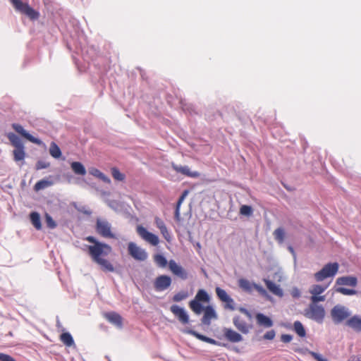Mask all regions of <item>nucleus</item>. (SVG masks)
<instances>
[{
  "label": "nucleus",
  "instance_id": "nucleus-48",
  "mask_svg": "<svg viewBox=\"0 0 361 361\" xmlns=\"http://www.w3.org/2000/svg\"><path fill=\"white\" fill-rule=\"evenodd\" d=\"M290 295L293 298H299L301 296V292L297 287H293L290 290Z\"/></svg>",
  "mask_w": 361,
  "mask_h": 361
},
{
  "label": "nucleus",
  "instance_id": "nucleus-55",
  "mask_svg": "<svg viewBox=\"0 0 361 361\" xmlns=\"http://www.w3.org/2000/svg\"><path fill=\"white\" fill-rule=\"evenodd\" d=\"M86 240L92 243V245H97L101 243L99 240H97L95 237L90 235L86 238Z\"/></svg>",
  "mask_w": 361,
  "mask_h": 361
},
{
  "label": "nucleus",
  "instance_id": "nucleus-23",
  "mask_svg": "<svg viewBox=\"0 0 361 361\" xmlns=\"http://www.w3.org/2000/svg\"><path fill=\"white\" fill-rule=\"evenodd\" d=\"M264 281L270 292L279 297H283V291L282 288H280V286L276 285L269 279H264Z\"/></svg>",
  "mask_w": 361,
  "mask_h": 361
},
{
  "label": "nucleus",
  "instance_id": "nucleus-47",
  "mask_svg": "<svg viewBox=\"0 0 361 361\" xmlns=\"http://www.w3.org/2000/svg\"><path fill=\"white\" fill-rule=\"evenodd\" d=\"M181 203L176 202V208H175V212H174V217L175 219L178 221L180 220V206Z\"/></svg>",
  "mask_w": 361,
  "mask_h": 361
},
{
  "label": "nucleus",
  "instance_id": "nucleus-29",
  "mask_svg": "<svg viewBox=\"0 0 361 361\" xmlns=\"http://www.w3.org/2000/svg\"><path fill=\"white\" fill-rule=\"evenodd\" d=\"M49 154L54 159H59L62 155V152L60 147L54 142H51L50 144Z\"/></svg>",
  "mask_w": 361,
  "mask_h": 361
},
{
  "label": "nucleus",
  "instance_id": "nucleus-22",
  "mask_svg": "<svg viewBox=\"0 0 361 361\" xmlns=\"http://www.w3.org/2000/svg\"><path fill=\"white\" fill-rule=\"evenodd\" d=\"M255 318L257 320V324L259 326H263L264 328H270L274 324L273 320L269 317L265 315L263 313H257Z\"/></svg>",
  "mask_w": 361,
  "mask_h": 361
},
{
  "label": "nucleus",
  "instance_id": "nucleus-4",
  "mask_svg": "<svg viewBox=\"0 0 361 361\" xmlns=\"http://www.w3.org/2000/svg\"><path fill=\"white\" fill-rule=\"evenodd\" d=\"M332 322L334 324L338 325L350 318L351 312L348 307L343 305H336L330 312Z\"/></svg>",
  "mask_w": 361,
  "mask_h": 361
},
{
  "label": "nucleus",
  "instance_id": "nucleus-3",
  "mask_svg": "<svg viewBox=\"0 0 361 361\" xmlns=\"http://www.w3.org/2000/svg\"><path fill=\"white\" fill-rule=\"evenodd\" d=\"M210 300V296L204 289H200L193 300L189 302L190 309L196 314H200L204 306L202 302H209Z\"/></svg>",
  "mask_w": 361,
  "mask_h": 361
},
{
  "label": "nucleus",
  "instance_id": "nucleus-53",
  "mask_svg": "<svg viewBox=\"0 0 361 361\" xmlns=\"http://www.w3.org/2000/svg\"><path fill=\"white\" fill-rule=\"evenodd\" d=\"M293 339V336L290 334H282L281 336V341L285 343L290 342Z\"/></svg>",
  "mask_w": 361,
  "mask_h": 361
},
{
  "label": "nucleus",
  "instance_id": "nucleus-37",
  "mask_svg": "<svg viewBox=\"0 0 361 361\" xmlns=\"http://www.w3.org/2000/svg\"><path fill=\"white\" fill-rule=\"evenodd\" d=\"M285 231L283 228H278L274 231L275 239L280 243H283L285 238Z\"/></svg>",
  "mask_w": 361,
  "mask_h": 361
},
{
  "label": "nucleus",
  "instance_id": "nucleus-21",
  "mask_svg": "<svg viewBox=\"0 0 361 361\" xmlns=\"http://www.w3.org/2000/svg\"><path fill=\"white\" fill-rule=\"evenodd\" d=\"M233 323L235 328L243 334H247L249 333L250 326L240 316H235L233 319Z\"/></svg>",
  "mask_w": 361,
  "mask_h": 361
},
{
  "label": "nucleus",
  "instance_id": "nucleus-44",
  "mask_svg": "<svg viewBox=\"0 0 361 361\" xmlns=\"http://www.w3.org/2000/svg\"><path fill=\"white\" fill-rule=\"evenodd\" d=\"M49 166H50L49 162H47L44 160H39L36 163L35 168L37 170H41V169H47L48 167H49Z\"/></svg>",
  "mask_w": 361,
  "mask_h": 361
},
{
  "label": "nucleus",
  "instance_id": "nucleus-58",
  "mask_svg": "<svg viewBox=\"0 0 361 361\" xmlns=\"http://www.w3.org/2000/svg\"><path fill=\"white\" fill-rule=\"evenodd\" d=\"M239 311L243 314H245L247 317H249L250 319L252 317V314L251 313L245 308V307H240L239 308Z\"/></svg>",
  "mask_w": 361,
  "mask_h": 361
},
{
  "label": "nucleus",
  "instance_id": "nucleus-12",
  "mask_svg": "<svg viewBox=\"0 0 361 361\" xmlns=\"http://www.w3.org/2000/svg\"><path fill=\"white\" fill-rule=\"evenodd\" d=\"M137 231L138 234L142 237V238L149 243L151 245L156 246L159 244V237L157 235L148 231L142 226H138L137 228Z\"/></svg>",
  "mask_w": 361,
  "mask_h": 361
},
{
  "label": "nucleus",
  "instance_id": "nucleus-41",
  "mask_svg": "<svg viewBox=\"0 0 361 361\" xmlns=\"http://www.w3.org/2000/svg\"><path fill=\"white\" fill-rule=\"evenodd\" d=\"M222 302H225L224 308L230 310H235V302L233 299L228 296L226 299H224Z\"/></svg>",
  "mask_w": 361,
  "mask_h": 361
},
{
  "label": "nucleus",
  "instance_id": "nucleus-19",
  "mask_svg": "<svg viewBox=\"0 0 361 361\" xmlns=\"http://www.w3.org/2000/svg\"><path fill=\"white\" fill-rule=\"evenodd\" d=\"M223 331L225 338L230 342L238 343L243 341L242 335L232 329L224 328Z\"/></svg>",
  "mask_w": 361,
  "mask_h": 361
},
{
  "label": "nucleus",
  "instance_id": "nucleus-35",
  "mask_svg": "<svg viewBox=\"0 0 361 361\" xmlns=\"http://www.w3.org/2000/svg\"><path fill=\"white\" fill-rule=\"evenodd\" d=\"M188 296L189 293L188 290H180L173 296L172 300L173 302H178L185 300Z\"/></svg>",
  "mask_w": 361,
  "mask_h": 361
},
{
  "label": "nucleus",
  "instance_id": "nucleus-24",
  "mask_svg": "<svg viewBox=\"0 0 361 361\" xmlns=\"http://www.w3.org/2000/svg\"><path fill=\"white\" fill-rule=\"evenodd\" d=\"M71 167L76 175L85 176L87 173L85 166L80 161H73L71 164Z\"/></svg>",
  "mask_w": 361,
  "mask_h": 361
},
{
  "label": "nucleus",
  "instance_id": "nucleus-27",
  "mask_svg": "<svg viewBox=\"0 0 361 361\" xmlns=\"http://www.w3.org/2000/svg\"><path fill=\"white\" fill-rule=\"evenodd\" d=\"M60 340L67 347H75L74 339L69 332H64L61 334Z\"/></svg>",
  "mask_w": 361,
  "mask_h": 361
},
{
  "label": "nucleus",
  "instance_id": "nucleus-40",
  "mask_svg": "<svg viewBox=\"0 0 361 361\" xmlns=\"http://www.w3.org/2000/svg\"><path fill=\"white\" fill-rule=\"evenodd\" d=\"M327 288V286H323L321 285H314L312 289L310 290V293L312 295H320L324 293Z\"/></svg>",
  "mask_w": 361,
  "mask_h": 361
},
{
  "label": "nucleus",
  "instance_id": "nucleus-31",
  "mask_svg": "<svg viewBox=\"0 0 361 361\" xmlns=\"http://www.w3.org/2000/svg\"><path fill=\"white\" fill-rule=\"evenodd\" d=\"M184 333L187 334H189V335H191V336H193L194 337H195L196 338H197L198 340L200 341H204V342H206V343H208L209 340V337H207L203 334H200L199 332L192 329H185L184 331H183Z\"/></svg>",
  "mask_w": 361,
  "mask_h": 361
},
{
  "label": "nucleus",
  "instance_id": "nucleus-62",
  "mask_svg": "<svg viewBox=\"0 0 361 361\" xmlns=\"http://www.w3.org/2000/svg\"><path fill=\"white\" fill-rule=\"evenodd\" d=\"M117 204V202L114 201L109 204V207H111L112 209H115L114 205Z\"/></svg>",
  "mask_w": 361,
  "mask_h": 361
},
{
  "label": "nucleus",
  "instance_id": "nucleus-34",
  "mask_svg": "<svg viewBox=\"0 0 361 361\" xmlns=\"http://www.w3.org/2000/svg\"><path fill=\"white\" fill-rule=\"evenodd\" d=\"M295 352H298L300 353H302L303 352H307L317 361H326V358L324 357L321 354L314 352V351H311V350H308L307 348L297 349V350H295Z\"/></svg>",
  "mask_w": 361,
  "mask_h": 361
},
{
  "label": "nucleus",
  "instance_id": "nucleus-36",
  "mask_svg": "<svg viewBox=\"0 0 361 361\" xmlns=\"http://www.w3.org/2000/svg\"><path fill=\"white\" fill-rule=\"evenodd\" d=\"M51 185L52 182L51 180L42 179L36 183V184L35 185V190H40L49 186H51Z\"/></svg>",
  "mask_w": 361,
  "mask_h": 361
},
{
  "label": "nucleus",
  "instance_id": "nucleus-7",
  "mask_svg": "<svg viewBox=\"0 0 361 361\" xmlns=\"http://www.w3.org/2000/svg\"><path fill=\"white\" fill-rule=\"evenodd\" d=\"M305 317L322 324L325 317V310L322 305L310 304L309 309L305 310Z\"/></svg>",
  "mask_w": 361,
  "mask_h": 361
},
{
  "label": "nucleus",
  "instance_id": "nucleus-10",
  "mask_svg": "<svg viewBox=\"0 0 361 361\" xmlns=\"http://www.w3.org/2000/svg\"><path fill=\"white\" fill-rule=\"evenodd\" d=\"M172 283L171 276L168 275H160L154 281V288L156 291L161 292L169 288Z\"/></svg>",
  "mask_w": 361,
  "mask_h": 361
},
{
  "label": "nucleus",
  "instance_id": "nucleus-5",
  "mask_svg": "<svg viewBox=\"0 0 361 361\" xmlns=\"http://www.w3.org/2000/svg\"><path fill=\"white\" fill-rule=\"evenodd\" d=\"M338 263L329 262L325 264L321 270L314 274V279L317 282H320L325 279L333 277L338 272Z\"/></svg>",
  "mask_w": 361,
  "mask_h": 361
},
{
  "label": "nucleus",
  "instance_id": "nucleus-18",
  "mask_svg": "<svg viewBox=\"0 0 361 361\" xmlns=\"http://www.w3.org/2000/svg\"><path fill=\"white\" fill-rule=\"evenodd\" d=\"M345 325L355 332H361V316L355 314L350 317L345 322Z\"/></svg>",
  "mask_w": 361,
  "mask_h": 361
},
{
  "label": "nucleus",
  "instance_id": "nucleus-60",
  "mask_svg": "<svg viewBox=\"0 0 361 361\" xmlns=\"http://www.w3.org/2000/svg\"><path fill=\"white\" fill-rule=\"evenodd\" d=\"M288 250L290 252V253L293 255V257L295 258L296 257V255H295V250L293 249V247L292 246H288Z\"/></svg>",
  "mask_w": 361,
  "mask_h": 361
},
{
  "label": "nucleus",
  "instance_id": "nucleus-56",
  "mask_svg": "<svg viewBox=\"0 0 361 361\" xmlns=\"http://www.w3.org/2000/svg\"><path fill=\"white\" fill-rule=\"evenodd\" d=\"M208 343L213 344V345H218V346H224V347L226 346V344L222 343H221L218 341H216L215 339L212 338H209Z\"/></svg>",
  "mask_w": 361,
  "mask_h": 361
},
{
  "label": "nucleus",
  "instance_id": "nucleus-1",
  "mask_svg": "<svg viewBox=\"0 0 361 361\" xmlns=\"http://www.w3.org/2000/svg\"><path fill=\"white\" fill-rule=\"evenodd\" d=\"M86 247L92 261L99 265L104 271L114 272L115 271L113 264L104 258L112 251V247L109 244L101 242L97 245H86Z\"/></svg>",
  "mask_w": 361,
  "mask_h": 361
},
{
  "label": "nucleus",
  "instance_id": "nucleus-49",
  "mask_svg": "<svg viewBox=\"0 0 361 361\" xmlns=\"http://www.w3.org/2000/svg\"><path fill=\"white\" fill-rule=\"evenodd\" d=\"M324 300H325V296H324V295H313L311 298V300H312L311 304H317V302L324 301Z\"/></svg>",
  "mask_w": 361,
  "mask_h": 361
},
{
  "label": "nucleus",
  "instance_id": "nucleus-59",
  "mask_svg": "<svg viewBox=\"0 0 361 361\" xmlns=\"http://www.w3.org/2000/svg\"><path fill=\"white\" fill-rule=\"evenodd\" d=\"M76 49H78V50H77V52H78V53H79V51H80V52H81V54H82V56H84V49H85V48H84V47H82V44H81V43H80V47H77V48H76ZM83 57H84V59H85V60H87V59H86L85 56H83Z\"/></svg>",
  "mask_w": 361,
  "mask_h": 361
},
{
  "label": "nucleus",
  "instance_id": "nucleus-57",
  "mask_svg": "<svg viewBox=\"0 0 361 361\" xmlns=\"http://www.w3.org/2000/svg\"><path fill=\"white\" fill-rule=\"evenodd\" d=\"M188 192H189V191L188 190H185L182 192L181 195L179 197L177 202L182 204L184 200L185 199V197H187Z\"/></svg>",
  "mask_w": 361,
  "mask_h": 361
},
{
  "label": "nucleus",
  "instance_id": "nucleus-25",
  "mask_svg": "<svg viewBox=\"0 0 361 361\" xmlns=\"http://www.w3.org/2000/svg\"><path fill=\"white\" fill-rule=\"evenodd\" d=\"M89 173L90 175L99 178L104 183H111V179L104 173L101 172L99 169L96 168L92 167L89 169Z\"/></svg>",
  "mask_w": 361,
  "mask_h": 361
},
{
  "label": "nucleus",
  "instance_id": "nucleus-6",
  "mask_svg": "<svg viewBox=\"0 0 361 361\" xmlns=\"http://www.w3.org/2000/svg\"><path fill=\"white\" fill-rule=\"evenodd\" d=\"M15 9L25 14L31 20H37L39 17V13L32 8L27 3L21 0H10Z\"/></svg>",
  "mask_w": 361,
  "mask_h": 361
},
{
  "label": "nucleus",
  "instance_id": "nucleus-30",
  "mask_svg": "<svg viewBox=\"0 0 361 361\" xmlns=\"http://www.w3.org/2000/svg\"><path fill=\"white\" fill-rule=\"evenodd\" d=\"M294 331L298 334V336L304 338L306 336V330L303 324L300 321H295L293 325Z\"/></svg>",
  "mask_w": 361,
  "mask_h": 361
},
{
  "label": "nucleus",
  "instance_id": "nucleus-51",
  "mask_svg": "<svg viewBox=\"0 0 361 361\" xmlns=\"http://www.w3.org/2000/svg\"><path fill=\"white\" fill-rule=\"evenodd\" d=\"M75 208H76V209L78 212H81L82 214H85L86 215L90 216V215L92 214V211L88 209H87V207L85 206H80V207H76Z\"/></svg>",
  "mask_w": 361,
  "mask_h": 361
},
{
  "label": "nucleus",
  "instance_id": "nucleus-26",
  "mask_svg": "<svg viewBox=\"0 0 361 361\" xmlns=\"http://www.w3.org/2000/svg\"><path fill=\"white\" fill-rule=\"evenodd\" d=\"M254 283H251L246 279H240L238 280V286L239 287L243 290L244 291L250 293L252 292L254 288Z\"/></svg>",
  "mask_w": 361,
  "mask_h": 361
},
{
  "label": "nucleus",
  "instance_id": "nucleus-28",
  "mask_svg": "<svg viewBox=\"0 0 361 361\" xmlns=\"http://www.w3.org/2000/svg\"><path fill=\"white\" fill-rule=\"evenodd\" d=\"M30 219L32 224L37 230H40L42 228L40 215L38 212H32L30 214Z\"/></svg>",
  "mask_w": 361,
  "mask_h": 361
},
{
  "label": "nucleus",
  "instance_id": "nucleus-17",
  "mask_svg": "<svg viewBox=\"0 0 361 361\" xmlns=\"http://www.w3.org/2000/svg\"><path fill=\"white\" fill-rule=\"evenodd\" d=\"M357 285V279L354 276H344L338 277L336 280L334 286H352L355 287Z\"/></svg>",
  "mask_w": 361,
  "mask_h": 361
},
{
  "label": "nucleus",
  "instance_id": "nucleus-50",
  "mask_svg": "<svg viewBox=\"0 0 361 361\" xmlns=\"http://www.w3.org/2000/svg\"><path fill=\"white\" fill-rule=\"evenodd\" d=\"M154 222H155V224H156L157 227L159 230L161 229L162 228H164V227L166 226L165 223H164V221L161 219H160L159 217H155Z\"/></svg>",
  "mask_w": 361,
  "mask_h": 361
},
{
  "label": "nucleus",
  "instance_id": "nucleus-9",
  "mask_svg": "<svg viewBox=\"0 0 361 361\" xmlns=\"http://www.w3.org/2000/svg\"><path fill=\"white\" fill-rule=\"evenodd\" d=\"M129 255L136 260L145 261L147 259L148 255L145 250L137 246L135 243L130 242L128 246Z\"/></svg>",
  "mask_w": 361,
  "mask_h": 361
},
{
  "label": "nucleus",
  "instance_id": "nucleus-20",
  "mask_svg": "<svg viewBox=\"0 0 361 361\" xmlns=\"http://www.w3.org/2000/svg\"><path fill=\"white\" fill-rule=\"evenodd\" d=\"M105 317L111 324L115 325L118 329L123 328V319L119 314L115 312H110L106 313Z\"/></svg>",
  "mask_w": 361,
  "mask_h": 361
},
{
  "label": "nucleus",
  "instance_id": "nucleus-15",
  "mask_svg": "<svg viewBox=\"0 0 361 361\" xmlns=\"http://www.w3.org/2000/svg\"><path fill=\"white\" fill-rule=\"evenodd\" d=\"M204 315L201 319L202 324L209 326L211 324V321L212 319H217L218 316L216 312V310L212 305H207L204 307Z\"/></svg>",
  "mask_w": 361,
  "mask_h": 361
},
{
  "label": "nucleus",
  "instance_id": "nucleus-8",
  "mask_svg": "<svg viewBox=\"0 0 361 361\" xmlns=\"http://www.w3.org/2000/svg\"><path fill=\"white\" fill-rule=\"evenodd\" d=\"M111 225L106 219L97 218L96 220V232L103 238L116 239V236L111 232Z\"/></svg>",
  "mask_w": 361,
  "mask_h": 361
},
{
  "label": "nucleus",
  "instance_id": "nucleus-45",
  "mask_svg": "<svg viewBox=\"0 0 361 361\" xmlns=\"http://www.w3.org/2000/svg\"><path fill=\"white\" fill-rule=\"evenodd\" d=\"M163 237L167 240L168 242H170L171 240V236L170 233L169 232L167 227L162 228L159 230Z\"/></svg>",
  "mask_w": 361,
  "mask_h": 361
},
{
  "label": "nucleus",
  "instance_id": "nucleus-32",
  "mask_svg": "<svg viewBox=\"0 0 361 361\" xmlns=\"http://www.w3.org/2000/svg\"><path fill=\"white\" fill-rule=\"evenodd\" d=\"M334 290L336 293H341L344 295H353L357 294V290L355 289H350L342 286H334Z\"/></svg>",
  "mask_w": 361,
  "mask_h": 361
},
{
  "label": "nucleus",
  "instance_id": "nucleus-13",
  "mask_svg": "<svg viewBox=\"0 0 361 361\" xmlns=\"http://www.w3.org/2000/svg\"><path fill=\"white\" fill-rule=\"evenodd\" d=\"M12 128L18 133H19L20 135H22L23 137L29 140L30 142L37 144V145H41L42 143V140L37 137H34L32 135H31L29 132L25 130L24 128L19 123H14L11 125Z\"/></svg>",
  "mask_w": 361,
  "mask_h": 361
},
{
  "label": "nucleus",
  "instance_id": "nucleus-16",
  "mask_svg": "<svg viewBox=\"0 0 361 361\" xmlns=\"http://www.w3.org/2000/svg\"><path fill=\"white\" fill-rule=\"evenodd\" d=\"M171 166L173 169L177 173H180L190 178H196L200 176V173L198 171H192L188 166L177 165L174 163H172Z\"/></svg>",
  "mask_w": 361,
  "mask_h": 361
},
{
  "label": "nucleus",
  "instance_id": "nucleus-39",
  "mask_svg": "<svg viewBox=\"0 0 361 361\" xmlns=\"http://www.w3.org/2000/svg\"><path fill=\"white\" fill-rule=\"evenodd\" d=\"M111 174L114 179L123 181L125 179V175L119 171L116 167H113L111 169Z\"/></svg>",
  "mask_w": 361,
  "mask_h": 361
},
{
  "label": "nucleus",
  "instance_id": "nucleus-42",
  "mask_svg": "<svg viewBox=\"0 0 361 361\" xmlns=\"http://www.w3.org/2000/svg\"><path fill=\"white\" fill-rule=\"evenodd\" d=\"M215 290L217 297L221 301H223L224 299H226L228 296H230L225 290L220 287H216Z\"/></svg>",
  "mask_w": 361,
  "mask_h": 361
},
{
  "label": "nucleus",
  "instance_id": "nucleus-54",
  "mask_svg": "<svg viewBox=\"0 0 361 361\" xmlns=\"http://www.w3.org/2000/svg\"><path fill=\"white\" fill-rule=\"evenodd\" d=\"M254 288L257 290L261 295H267V290L260 285L254 283Z\"/></svg>",
  "mask_w": 361,
  "mask_h": 361
},
{
  "label": "nucleus",
  "instance_id": "nucleus-14",
  "mask_svg": "<svg viewBox=\"0 0 361 361\" xmlns=\"http://www.w3.org/2000/svg\"><path fill=\"white\" fill-rule=\"evenodd\" d=\"M169 267L173 274L178 276L181 279L185 280L188 279V272L180 264H177L175 260L171 259L169 262Z\"/></svg>",
  "mask_w": 361,
  "mask_h": 361
},
{
  "label": "nucleus",
  "instance_id": "nucleus-2",
  "mask_svg": "<svg viewBox=\"0 0 361 361\" xmlns=\"http://www.w3.org/2000/svg\"><path fill=\"white\" fill-rule=\"evenodd\" d=\"M6 137L15 147L13 151V159L15 161H20L24 160L26 153L25 151V146L21 139L14 133L9 132L6 134Z\"/></svg>",
  "mask_w": 361,
  "mask_h": 361
},
{
  "label": "nucleus",
  "instance_id": "nucleus-43",
  "mask_svg": "<svg viewBox=\"0 0 361 361\" xmlns=\"http://www.w3.org/2000/svg\"><path fill=\"white\" fill-rule=\"evenodd\" d=\"M45 221L48 228L54 229L56 227L57 224L53 218L49 214H45Z\"/></svg>",
  "mask_w": 361,
  "mask_h": 361
},
{
  "label": "nucleus",
  "instance_id": "nucleus-61",
  "mask_svg": "<svg viewBox=\"0 0 361 361\" xmlns=\"http://www.w3.org/2000/svg\"><path fill=\"white\" fill-rule=\"evenodd\" d=\"M282 326L288 329H290L292 328V325L290 323H283V324H282Z\"/></svg>",
  "mask_w": 361,
  "mask_h": 361
},
{
  "label": "nucleus",
  "instance_id": "nucleus-52",
  "mask_svg": "<svg viewBox=\"0 0 361 361\" xmlns=\"http://www.w3.org/2000/svg\"><path fill=\"white\" fill-rule=\"evenodd\" d=\"M0 361H16L13 357L9 355L0 353Z\"/></svg>",
  "mask_w": 361,
  "mask_h": 361
},
{
  "label": "nucleus",
  "instance_id": "nucleus-46",
  "mask_svg": "<svg viewBox=\"0 0 361 361\" xmlns=\"http://www.w3.org/2000/svg\"><path fill=\"white\" fill-rule=\"evenodd\" d=\"M276 331L274 329L267 331L264 336L263 339L264 340H273L275 338Z\"/></svg>",
  "mask_w": 361,
  "mask_h": 361
},
{
  "label": "nucleus",
  "instance_id": "nucleus-11",
  "mask_svg": "<svg viewBox=\"0 0 361 361\" xmlns=\"http://www.w3.org/2000/svg\"><path fill=\"white\" fill-rule=\"evenodd\" d=\"M171 312L176 317L182 324H187L190 322V317L185 308L177 305H172L170 307Z\"/></svg>",
  "mask_w": 361,
  "mask_h": 361
},
{
  "label": "nucleus",
  "instance_id": "nucleus-33",
  "mask_svg": "<svg viewBox=\"0 0 361 361\" xmlns=\"http://www.w3.org/2000/svg\"><path fill=\"white\" fill-rule=\"evenodd\" d=\"M154 261L159 267L164 268L169 264L166 258L162 254H156Z\"/></svg>",
  "mask_w": 361,
  "mask_h": 361
},
{
  "label": "nucleus",
  "instance_id": "nucleus-63",
  "mask_svg": "<svg viewBox=\"0 0 361 361\" xmlns=\"http://www.w3.org/2000/svg\"><path fill=\"white\" fill-rule=\"evenodd\" d=\"M326 361H329V360L326 359Z\"/></svg>",
  "mask_w": 361,
  "mask_h": 361
},
{
  "label": "nucleus",
  "instance_id": "nucleus-38",
  "mask_svg": "<svg viewBox=\"0 0 361 361\" xmlns=\"http://www.w3.org/2000/svg\"><path fill=\"white\" fill-rule=\"evenodd\" d=\"M240 213L242 215H244L246 216H250L253 214V209L251 206L244 204L240 207Z\"/></svg>",
  "mask_w": 361,
  "mask_h": 361
}]
</instances>
